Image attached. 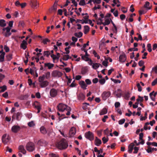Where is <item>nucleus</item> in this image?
<instances>
[{"instance_id": "obj_1", "label": "nucleus", "mask_w": 157, "mask_h": 157, "mask_svg": "<svg viewBox=\"0 0 157 157\" xmlns=\"http://www.w3.org/2000/svg\"><path fill=\"white\" fill-rule=\"evenodd\" d=\"M57 145L58 147L61 150L65 149L68 146V143L65 139H62Z\"/></svg>"}, {"instance_id": "obj_2", "label": "nucleus", "mask_w": 157, "mask_h": 157, "mask_svg": "<svg viewBox=\"0 0 157 157\" xmlns=\"http://www.w3.org/2000/svg\"><path fill=\"white\" fill-rule=\"evenodd\" d=\"M26 148L27 151H33L35 149V145L32 142H29L27 143L26 145Z\"/></svg>"}, {"instance_id": "obj_3", "label": "nucleus", "mask_w": 157, "mask_h": 157, "mask_svg": "<svg viewBox=\"0 0 157 157\" xmlns=\"http://www.w3.org/2000/svg\"><path fill=\"white\" fill-rule=\"evenodd\" d=\"M68 107L67 105L63 103H59L57 106L58 110L60 112H63Z\"/></svg>"}, {"instance_id": "obj_4", "label": "nucleus", "mask_w": 157, "mask_h": 157, "mask_svg": "<svg viewBox=\"0 0 157 157\" xmlns=\"http://www.w3.org/2000/svg\"><path fill=\"white\" fill-rule=\"evenodd\" d=\"M48 142L43 139L39 140L37 143V145L41 146H45L48 144Z\"/></svg>"}, {"instance_id": "obj_5", "label": "nucleus", "mask_w": 157, "mask_h": 157, "mask_svg": "<svg viewBox=\"0 0 157 157\" xmlns=\"http://www.w3.org/2000/svg\"><path fill=\"white\" fill-rule=\"evenodd\" d=\"M85 136L86 138L90 141L93 140L94 139L93 134L90 131L86 133L85 134Z\"/></svg>"}, {"instance_id": "obj_6", "label": "nucleus", "mask_w": 157, "mask_h": 157, "mask_svg": "<svg viewBox=\"0 0 157 157\" xmlns=\"http://www.w3.org/2000/svg\"><path fill=\"white\" fill-rule=\"evenodd\" d=\"M110 91H104L101 94V97L104 100H106L111 95Z\"/></svg>"}, {"instance_id": "obj_7", "label": "nucleus", "mask_w": 157, "mask_h": 157, "mask_svg": "<svg viewBox=\"0 0 157 157\" xmlns=\"http://www.w3.org/2000/svg\"><path fill=\"white\" fill-rule=\"evenodd\" d=\"M62 75V73L60 71H54L52 73V75L55 77H60Z\"/></svg>"}, {"instance_id": "obj_8", "label": "nucleus", "mask_w": 157, "mask_h": 157, "mask_svg": "<svg viewBox=\"0 0 157 157\" xmlns=\"http://www.w3.org/2000/svg\"><path fill=\"white\" fill-rule=\"evenodd\" d=\"M10 139V137L9 136H7L6 134H4L2 137V141L4 144H6L9 142Z\"/></svg>"}, {"instance_id": "obj_9", "label": "nucleus", "mask_w": 157, "mask_h": 157, "mask_svg": "<svg viewBox=\"0 0 157 157\" xmlns=\"http://www.w3.org/2000/svg\"><path fill=\"white\" fill-rule=\"evenodd\" d=\"M50 94L52 97L54 98L57 94V91L55 89L52 88L50 90Z\"/></svg>"}, {"instance_id": "obj_10", "label": "nucleus", "mask_w": 157, "mask_h": 157, "mask_svg": "<svg viewBox=\"0 0 157 157\" xmlns=\"http://www.w3.org/2000/svg\"><path fill=\"white\" fill-rule=\"evenodd\" d=\"M76 132V128L75 127H72L70 129L69 134L70 137H73L75 134Z\"/></svg>"}, {"instance_id": "obj_11", "label": "nucleus", "mask_w": 157, "mask_h": 157, "mask_svg": "<svg viewBox=\"0 0 157 157\" xmlns=\"http://www.w3.org/2000/svg\"><path fill=\"white\" fill-rule=\"evenodd\" d=\"M11 28L9 27H7V29L6 30V33H4V32H2V33L3 34L4 36L6 37H8L10 36L11 33L10 32V30Z\"/></svg>"}, {"instance_id": "obj_12", "label": "nucleus", "mask_w": 157, "mask_h": 157, "mask_svg": "<svg viewBox=\"0 0 157 157\" xmlns=\"http://www.w3.org/2000/svg\"><path fill=\"white\" fill-rule=\"evenodd\" d=\"M20 129V127L19 126L14 125L12 127L11 130L13 132L16 133Z\"/></svg>"}, {"instance_id": "obj_13", "label": "nucleus", "mask_w": 157, "mask_h": 157, "mask_svg": "<svg viewBox=\"0 0 157 157\" xmlns=\"http://www.w3.org/2000/svg\"><path fill=\"white\" fill-rule=\"evenodd\" d=\"M119 61L121 62H124L126 60L125 54L124 53L123 54L120 55L119 57Z\"/></svg>"}, {"instance_id": "obj_14", "label": "nucleus", "mask_w": 157, "mask_h": 157, "mask_svg": "<svg viewBox=\"0 0 157 157\" xmlns=\"http://www.w3.org/2000/svg\"><path fill=\"white\" fill-rule=\"evenodd\" d=\"M27 41L25 40H23L21 44L20 47L24 50H25L27 48Z\"/></svg>"}, {"instance_id": "obj_15", "label": "nucleus", "mask_w": 157, "mask_h": 157, "mask_svg": "<svg viewBox=\"0 0 157 157\" xmlns=\"http://www.w3.org/2000/svg\"><path fill=\"white\" fill-rule=\"evenodd\" d=\"M30 5L33 8H36L37 7V2L36 0H32L31 1Z\"/></svg>"}, {"instance_id": "obj_16", "label": "nucleus", "mask_w": 157, "mask_h": 157, "mask_svg": "<svg viewBox=\"0 0 157 157\" xmlns=\"http://www.w3.org/2000/svg\"><path fill=\"white\" fill-rule=\"evenodd\" d=\"M79 85L81 86V87L84 90L86 89V87L87 86V85L85 82L83 81H81L79 83Z\"/></svg>"}, {"instance_id": "obj_17", "label": "nucleus", "mask_w": 157, "mask_h": 157, "mask_svg": "<svg viewBox=\"0 0 157 157\" xmlns=\"http://www.w3.org/2000/svg\"><path fill=\"white\" fill-rule=\"evenodd\" d=\"M18 149L20 151V152L22 153L23 154H25L26 152V150L25 149L23 145H20L18 147Z\"/></svg>"}, {"instance_id": "obj_18", "label": "nucleus", "mask_w": 157, "mask_h": 157, "mask_svg": "<svg viewBox=\"0 0 157 157\" xmlns=\"http://www.w3.org/2000/svg\"><path fill=\"white\" fill-rule=\"evenodd\" d=\"M135 145L133 143H131L128 146V152L130 153H131L132 152V150L134 148V146Z\"/></svg>"}, {"instance_id": "obj_19", "label": "nucleus", "mask_w": 157, "mask_h": 157, "mask_svg": "<svg viewBox=\"0 0 157 157\" xmlns=\"http://www.w3.org/2000/svg\"><path fill=\"white\" fill-rule=\"evenodd\" d=\"M49 82L47 81H44L40 82V86L41 87H44L48 85Z\"/></svg>"}, {"instance_id": "obj_20", "label": "nucleus", "mask_w": 157, "mask_h": 157, "mask_svg": "<svg viewBox=\"0 0 157 157\" xmlns=\"http://www.w3.org/2000/svg\"><path fill=\"white\" fill-rule=\"evenodd\" d=\"M101 144V140L96 137L95 140V144L97 146H99Z\"/></svg>"}, {"instance_id": "obj_21", "label": "nucleus", "mask_w": 157, "mask_h": 157, "mask_svg": "<svg viewBox=\"0 0 157 157\" xmlns=\"http://www.w3.org/2000/svg\"><path fill=\"white\" fill-rule=\"evenodd\" d=\"M40 131L41 133L44 135L46 134L47 132L46 129L44 126H41L40 128Z\"/></svg>"}, {"instance_id": "obj_22", "label": "nucleus", "mask_w": 157, "mask_h": 157, "mask_svg": "<svg viewBox=\"0 0 157 157\" xmlns=\"http://www.w3.org/2000/svg\"><path fill=\"white\" fill-rule=\"evenodd\" d=\"M57 6L56 5H53V6L50 8L49 10L50 13H52L53 11H56L57 10Z\"/></svg>"}, {"instance_id": "obj_23", "label": "nucleus", "mask_w": 157, "mask_h": 157, "mask_svg": "<svg viewBox=\"0 0 157 157\" xmlns=\"http://www.w3.org/2000/svg\"><path fill=\"white\" fill-rule=\"evenodd\" d=\"M78 98L79 100H84L85 99V95L82 93H80L78 94Z\"/></svg>"}, {"instance_id": "obj_24", "label": "nucleus", "mask_w": 157, "mask_h": 157, "mask_svg": "<svg viewBox=\"0 0 157 157\" xmlns=\"http://www.w3.org/2000/svg\"><path fill=\"white\" fill-rule=\"evenodd\" d=\"M100 66H101V67H102V66L99 63H93L92 65V67L94 69H97Z\"/></svg>"}, {"instance_id": "obj_25", "label": "nucleus", "mask_w": 157, "mask_h": 157, "mask_svg": "<svg viewBox=\"0 0 157 157\" xmlns=\"http://www.w3.org/2000/svg\"><path fill=\"white\" fill-rule=\"evenodd\" d=\"M69 59H71L72 60H74V59H71V57H70L68 55H64L63 56V59L64 60H67Z\"/></svg>"}, {"instance_id": "obj_26", "label": "nucleus", "mask_w": 157, "mask_h": 157, "mask_svg": "<svg viewBox=\"0 0 157 157\" xmlns=\"http://www.w3.org/2000/svg\"><path fill=\"white\" fill-rule=\"evenodd\" d=\"M44 67H48V69H51L54 67V64L49 63H44Z\"/></svg>"}, {"instance_id": "obj_27", "label": "nucleus", "mask_w": 157, "mask_h": 157, "mask_svg": "<svg viewBox=\"0 0 157 157\" xmlns=\"http://www.w3.org/2000/svg\"><path fill=\"white\" fill-rule=\"evenodd\" d=\"M107 109L106 108H104L101 111L100 113V115L105 114L107 113Z\"/></svg>"}, {"instance_id": "obj_28", "label": "nucleus", "mask_w": 157, "mask_h": 157, "mask_svg": "<svg viewBox=\"0 0 157 157\" xmlns=\"http://www.w3.org/2000/svg\"><path fill=\"white\" fill-rule=\"evenodd\" d=\"M84 32L85 34H86L90 30V28L88 25H85L84 26Z\"/></svg>"}, {"instance_id": "obj_29", "label": "nucleus", "mask_w": 157, "mask_h": 157, "mask_svg": "<svg viewBox=\"0 0 157 157\" xmlns=\"http://www.w3.org/2000/svg\"><path fill=\"white\" fill-rule=\"evenodd\" d=\"M150 3L148 2H146L144 4V7L148 10H150L151 9V6H150Z\"/></svg>"}, {"instance_id": "obj_30", "label": "nucleus", "mask_w": 157, "mask_h": 157, "mask_svg": "<svg viewBox=\"0 0 157 157\" xmlns=\"http://www.w3.org/2000/svg\"><path fill=\"white\" fill-rule=\"evenodd\" d=\"M6 25L5 21L3 19L0 20V26L2 27H4Z\"/></svg>"}, {"instance_id": "obj_31", "label": "nucleus", "mask_w": 157, "mask_h": 157, "mask_svg": "<svg viewBox=\"0 0 157 157\" xmlns=\"http://www.w3.org/2000/svg\"><path fill=\"white\" fill-rule=\"evenodd\" d=\"M74 35V36L76 37L80 38L82 36L83 33L82 32H79L78 33H75Z\"/></svg>"}, {"instance_id": "obj_32", "label": "nucleus", "mask_w": 157, "mask_h": 157, "mask_svg": "<svg viewBox=\"0 0 157 157\" xmlns=\"http://www.w3.org/2000/svg\"><path fill=\"white\" fill-rule=\"evenodd\" d=\"M45 78V75H43L42 76H39L38 78L39 82L40 83L44 81Z\"/></svg>"}, {"instance_id": "obj_33", "label": "nucleus", "mask_w": 157, "mask_h": 157, "mask_svg": "<svg viewBox=\"0 0 157 157\" xmlns=\"http://www.w3.org/2000/svg\"><path fill=\"white\" fill-rule=\"evenodd\" d=\"M5 55V52H3V53L1 54L0 55V62H2L4 61Z\"/></svg>"}, {"instance_id": "obj_34", "label": "nucleus", "mask_w": 157, "mask_h": 157, "mask_svg": "<svg viewBox=\"0 0 157 157\" xmlns=\"http://www.w3.org/2000/svg\"><path fill=\"white\" fill-rule=\"evenodd\" d=\"M87 71V68L86 67H82L81 70V73L82 75H85Z\"/></svg>"}, {"instance_id": "obj_35", "label": "nucleus", "mask_w": 157, "mask_h": 157, "mask_svg": "<svg viewBox=\"0 0 157 157\" xmlns=\"http://www.w3.org/2000/svg\"><path fill=\"white\" fill-rule=\"evenodd\" d=\"M21 113L20 112H18L16 114V119L17 121H19L21 117Z\"/></svg>"}, {"instance_id": "obj_36", "label": "nucleus", "mask_w": 157, "mask_h": 157, "mask_svg": "<svg viewBox=\"0 0 157 157\" xmlns=\"http://www.w3.org/2000/svg\"><path fill=\"white\" fill-rule=\"evenodd\" d=\"M147 144L148 146L152 145L155 147H157V143L155 142H147Z\"/></svg>"}, {"instance_id": "obj_37", "label": "nucleus", "mask_w": 157, "mask_h": 157, "mask_svg": "<svg viewBox=\"0 0 157 157\" xmlns=\"http://www.w3.org/2000/svg\"><path fill=\"white\" fill-rule=\"evenodd\" d=\"M138 98L136 99V102L139 103L140 102H142L144 101L143 97H141L140 95L138 96Z\"/></svg>"}, {"instance_id": "obj_38", "label": "nucleus", "mask_w": 157, "mask_h": 157, "mask_svg": "<svg viewBox=\"0 0 157 157\" xmlns=\"http://www.w3.org/2000/svg\"><path fill=\"white\" fill-rule=\"evenodd\" d=\"M0 89H1L0 90V92H4L7 89V87L6 85H4L3 86H0Z\"/></svg>"}, {"instance_id": "obj_39", "label": "nucleus", "mask_w": 157, "mask_h": 157, "mask_svg": "<svg viewBox=\"0 0 157 157\" xmlns=\"http://www.w3.org/2000/svg\"><path fill=\"white\" fill-rule=\"evenodd\" d=\"M110 21L109 19H106L104 22H103V25L104 26L109 25L110 23Z\"/></svg>"}, {"instance_id": "obj_40", "label": "nucleus", "mask_w": 157, "mask_h": 157, "mask_svg": "<svg viewBox=\"0 0 157 157\" xmlns=\"http://www.w3.org/2000/svg\"><path fill=\"white\" fill-rule=\"evenodd\" d=\"M66 110L67 111L66 114L67 116L70 115V112L71 110V108L70 107L68 106Z\"/></svg>"}, {"instance_id": "obj_41", "label": "nucleus", "mask_w": 157, "mask_h": 157, "mask_svg": "<svg viewBox=\"0 0 157 157\" xmlns=\"http://www.w3.org/2000/svg\"><path fill=\"white\" fill-rule=\"evenodd\" d=\"M89 56H82V59L86 61H89V60L90 59L88 57Z\"/></svg>"}, {"instance_id": "obj_42", "label": "nucleus", "mask_w": 157, "mask_h": 157, "mask_svg": "<svg viewBox=\"0 0 157 157\" xmlns=\"http://www.w3.org/2000/svg\"><path fill=\"white\" fill-rule=\"evenodd\" d=\"M50 40L48 38H45L43 40L42 42L44 44H47V42H50Z\"/></svg>"}, {"instance_id": "obj_43", "label": "nucleus", "mask_w": 157, "mask_h": 157, "mask_svg": "<svg viewBox=\"0 0 157 157\" xmlns=\"http://www.w3.org/2000/svg\"><path fill=\"white\" fill-rule=\"evenodd\" d=\"M111 79L112 81L113 82H114V83H120L121 82V81L120 80H118V79H114L113 78H111Z\"/></svg>"}, {"instance_id": "obj_44", "label": "nucleus", "mask_w": 157, "mask_h": 157, "mask_svg": "<svg viewBox=\"0 0 157 157\" xmlns=\"http://www.w3.org/2000/svg\"><path fill=\"white\" fill-rule=\"evenodd\" d=\"M6 58L7 60L8 61H10L12 59V55L11 54H9L6 56Z\"/></svg>"}, {"instance_id": "obj_45", "label": "nucleus", "mask_w": 157, "mask_h": 157, "mask_svg": "<svg viewBox=\"0 0 157 157\" xmlns=\"http://www.w3.org/2000/svg\"><path fill=\"white\" fill-rule=\"evenodd\" d=\"M147 147V149L146 150L147 152L148 153H151L152 152V148L150 146H148Z\"/></svg>"}, {"instance_id": "obj_46", "label": "nucleus", "mask_w": 157, "mask_h": 157, "mask_svg": "<svg viewBox=\"0 0 157 157\" xmlns=\"http://www.w3.org/2000/svg\"><path fill=\"white\" fill-rule=\"evenodd\" d=\"M44 56H46L47 57H48L50 55V53L49 51H44Z\"/></svg>"}, {"instance_id": "obj_47", "label": "nucleus", "mask_w": 157, "mask_h": 157, "mask_svg": "<svg viewBox=\"0 0 157 157\" xmlns=\"http://www.w3.org/2000/svg\"><path fill=\"white\" fill-rule=\"evenodd\" d=\"M102 140L103 143L104 144H105L108 141L109 138L108 137H107V138H106L105 137H104L102 138Z\"/></svg>"}, {"instance_id": "obj_48", "label": "nucleus", "mask_w": 157, "mask_h": 157, "mask_svg": "<svg viewBox=\"0 0 157 157\" xmlns=\"http://www.w3.org/2000/svg\"><path fill=\"white\" fill-rule=\"evenodd\" d=\"M51 56L53 60H54L55 59L58 60L59 59V57H57L56 56L53 54L51 55Z\"/></svg>"}, {"instance_id": "obj_49", "label": "nucleus", "mask_w": 157, "mask_h": 157, "mask_svg": "<svg viewBox=\"0 0 157 157\" xmlns=\"http://www.w3.org/2000/svg\"><path fill=\"white\" fill-rule=\"evenodd\" d=\"M106 60V61H104L102 63V64L103 65L105 66V67H107L108 66V62L107 61L108 59H105Z\"/></svg>"}, {"instance_id": "obj_50", "label": "nucleus", "mask_w": 157, "mask_h": 157, "mask_svg": "<svg viewBox=\"0 0 157 157\" xmlns=\"http://www.w3.org/2000/svg\"><path fill=\"white\" fill-rule=\"evenodd\" d=\"M147 50L151 52L152 51L151 45L150 44H147Z\"/></svg>"}, {"instance_id": "obj_51", "label": "nucleus", "mask_w": 157, "mask_h": 157, "mask_svg": "<svg viewBox=\"0 0 157 157\" xmlns=\"http://www.w3.org/2000/svg\"><path fill=\"white\" fill-rule=\"evenodd\" d=\"M147 113H145V117H143L142 116H141V118L140 119V121L145 120L147 118Z\"/></svg>"}, {"instance_id": "obj_52", "label": "nucleus", "mask_w": 157, "mask_h": 157, "mask_svg": "<svg viewBox=\"0 0 157 157\" xmlns=\"http://www.w3.org/2000/svg\"><path fill=\"white\" fill-rule=\"evenodd\" d=\"M144 136V134L143 132H141L139 134V140L141 141H144L143 139Z\"/></svg>"}, {"instance_id": "obj_53", "label": "nucleus", "mask_w": 157, "mask_h": 157, "mask_svg": "<svg viewBox=\"0 0 157 157\" xmlns=\"http://www.w3.org/2000/svg\"><path fill=\"white\" fill-rule=\"evenodd\" d=\"M99 82L101 84L103 85L105 83V80L104 78H102L99 80Z\"/></svg>"}, {"instance_id": "obj_54", "label": "nucleus", "mask_w": 157, "mask_h": 157, "mask_svg": "<svg viewBox=\"0 0 157 157\" xmlns=\"http://www.w3.org/2000/svg\"><path fill=\"white\" fill-rule=\"evenodd\" d=\"M86 4L84 0H81L79 3V5L80 6H84Z\"/></svg>"}, {"instance_id": "obj_55", "label": "nucleus", "mask_w": 157, "mask_h": 157, "mask_svg": "<svg viewBox=\"0 0 157 157\" xmlns=\"http://www.w3.org/2000/svg\"><path fill=\"white\" fill-rule=\"evenodd\" d=\"M129 94L128 92L125 93L124 94V97L126 100H128L129 98Z\"/></svg>"}, {"instance_id": "obj_56", "label": "nucleus", "mask_w": 157, "mask_h": 157, "mask_svg": "<svg viewBox=\"0 0 157 157\" xmlns=\"http://www.w3.org/2000/svg\"><path fill=\"white\" fill-rule=\"evenodd\" d=\"M136 86L138 89V90L139 92H141L142 90V87L140 86V83H138L136 85Z\"/></svg>"}, {"instance_id": "obj_57", "label": "nucleus", "mask_w": 157, "mask_h": 157, "mask_svg": "<svg viewBox=\"0 0 157 157\" xmlns=\"http://www.w3.org/2000/svg\"><path fill=\"white\" fill-rule=\"evenodd\" d=\"M45 75V78L46 79H48L50 76V73L49 72H47Z\"/></svg>"}, {"instance_id": "obj_58", "label": "nucleus", "mask_w": 157, "mask_h": 157, "mask_svg": "<svg viewBox=\"0 0 157 157\" xmlns=\"http://www.w3.org/2000/svg\"><path fill=\"white\" fill-rule=\"evenodd\" d=\"M125 121V120L124 119H121L118 121L119 124H122L124 123Z\"/></svg>"}, {"instance_id": "obj_59", "label": "nucleus", "mask_w": 157, "mask_h": 157, "mask_svg": "<svg viewBox=\"0 0 157 157\" xmlns=\"http://www.w3.org/2000/svg\"><path fill=\"white\" fill-rule=\"evenodd\" d=\"M134 151H133V153L134 154H136L138 152V151L139 149V147H134Z\"/></svg>"}, {"instance_id": "obj_60", "label": "nucleus", "mask_w": 157, "mask_h": 157, "mask_svg": "<svg viewBox=\"0 0 157 157\" xmlns=\"http://www.w3.org/2000/svg\"><path fill=\"white\" fill-rule=\"evenodd\" d=\"M120 106V104L119 102H116L115 103V106L116 108L119 107Z\"/></svg>"}, {"instance_id": "obj_61", "label": "nucleus", "mask_w": 157, "mask_h": 157, "mask_svg": "<svg viewBox=\"0 0 157 157\" xmlns=\"http://www.w3.org/2000/svg\"><path fill=\"white\" fill-rule=\"evenodd\" d=\"M85 82L86 83V84L87 85H90L91 83V82L90 79H87L85 80Z\"/></svg>"}, {"instance_id": "obj_62", "label": "nucleus", "mask_w": 157, "mask_h": 157, "mask_svg": "<svg viewBox=\"0 0 157 157\" xmlns=\"http://www.w3.org/2000/svg\"><path fill=\"white\" fill-rule=\"evenodd\" d=\"M144 64V62L143 60H141L139 61L138 64L140 67L143 66Z\"/></svg>"}, {"instance_id": "obj_63", "label": "nucleus", "mask_w": 157, "mask_h": 157, "mask_svg": "<svg viewBox=\"0 0 157 157\" xmlns=\"http://www.w3.org/2000/svg\"><path fill=\"white\" fill-rule=\"evenodd\" d=\"M28 125L30 127H32L33 126H34L35 124H34L33 122V121H32L31 122H29L28 124Z\"/></svg>"}, {"instance_id": "obj_64", "label": "nucleus", "mask_w": 157, "mask_h": 157, "mask_svg": "<svg viewBox=\"0 0 157 157\" xmlns=\"http://www.w3.org/2000/svg\"><path fill=\"white\" fill-rule=\"evenodd\" d=\"M156 84H157V78H156L152 82L151 85L152 86H154Z\"/></svg>"}]
</instances>
